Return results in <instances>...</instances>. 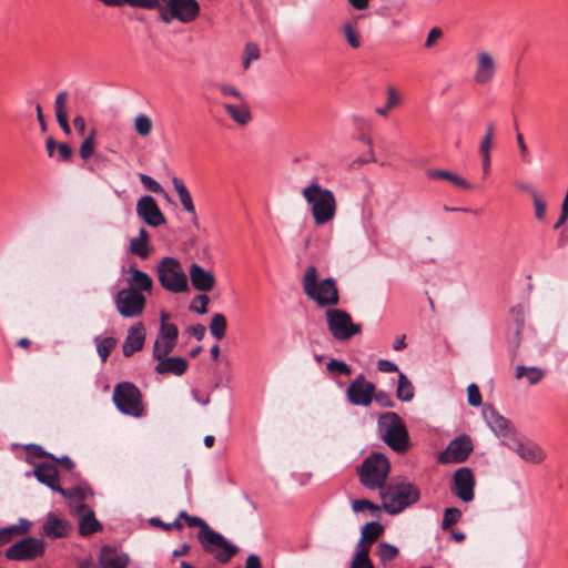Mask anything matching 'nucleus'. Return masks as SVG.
Returning a JSON list of instances; mask_svg holds the SVG:
<instances>
[{
	"label": "nucleus",
	"mask_w": 568,
	"mask_h": 568,
	"mask_svg": "<svg viewBox=\"0 0 568 568\" xmlns=\"http://www.w3.org/2000/svg\"><path fill=\"white\" fill-rule=\"evenodd\" d=\"M145 327L141 322L132 325L129 328L128 335L122 344L123 355L125 357H130L134 353L141 351L145 342Z\"/></svg>",
	"instance_id": "412c9836"
},
{
	"label": "nucleus",
	"mask_w": 568,
	"mask_h": 568,
	"mask_svg": "<svg viewBox=\"0 0 568 568\" xmlns=\"http://www.w3.org/2000/svg\"><path fill=\"white\" fill-rule=\"evenodd\" d=\"M113 403L124 415L132 417H142L144 415L142 394L140 389L130 382H121L115 385Z\"/></svg>",
	"instance_id": "423d86ee"
},
{
	"label": "nucleus",
	"mask_w": 568,
	"mask_h": 568,
	"mask_svg": "<svg viewBox=\"0 0 568 568\" xmlns=\"http://www.w3.org/2000/svg\"><path fill=\"white\" fill-rule=\"evenodd\" d=\"M483 415L489 428L501 440L504 446H506L509 438L517 435L510 422L501 416L493 406L485 407Z\"/></svg>",
	"instance_id": "aec40b11"
},
{
	"label": "nucleus",
	"mask_w": 568,
	"mask_h": 568,
	"mask_svg": "<svg viewBox=\"0 0 568 568\" xmlns=\"http://www.w3.org/2000/svg\"><path fill=\"white\" fill-rule=\"evenodd\" d=\"M210 332L217 341L225 336L226 332V318L223 314L216 313L213 315L210 323Z\"/></svg>",
	"instance_id": "a19ab883"
},
{
	"label": "nucleus",
	"mask_w": 568,
	"mask_h": 568,
	"mask_svg": "<svg viewBox=\"0 0 568 568\" xmlns=\"http://www.w3.org/2000/svg\"><path fill=\"white\" fill-rule=\"evenodd\" d=\"M189 367V363L183 357H163L159 359L158 365L155 366V372L158 374H172L175 376H182Z\"/></svg>",
	"instance_id": "a878e982"
},
{
	"label": "nucleus",
	"mask_w": 568,
	"mask_h": 568,
	"mask_svg": "<svg viewBox=\"0 0 568 568\" xmlns=\"http://www.w3.org/2000/svg\"><path fill=\"white\" fill-rule=\"evenodd\" d=\"M343 31L348 44L353 49L359 48L361 39L356 29L351 23H346L343 28Z\"/></svg>",
	"instance_id": "6e6d98bb"
},
{
	"label": "nucleus",
	"mask_w": 568,
	"mask_h": 568,
	"mask_svg": "<svg viewBox=\"0 0 568 568\" xmlns=\"http://www.w3.org/2000/svg\"><path fill=\"white\" fill-rule=\"evenodd\" d=\"M158 277L161 286L171 293L189 291L187 276L181 263L174 257H163L158 265Z\"/></svg>",
	"instance_id": "0eeeda50"
},
{
	"label": "nucleus",
	"mask_w": 568,
	"mask_h": 568,
	"mask_svg": "<svg viewBox=\"0 0 568 568\" xmlns=\"http://www.w3.org/2000/svg\"><path fill=\"white\" fill-rule=\"evenodd\" d=\"M474 449L470 436L463 434L454 438L438 455L440 464H459L468 459Z\"/></svg>",
	"instance_id": "2eb2a0df"
},
{
	"label": "nucleus",
	"mask_w": 568,
	"mask_h": 568,
	"mask_svg": "<svg viewBox=\"0 0 568 568\" xmlns=\"http://www.w3.org/2000/svg\"><path fill=\"white\" fill-rule=\"evenodd\" d=\"M106 4H121L128 3L133 8H143V9H155L162 7L163 0H102Z\"/></svg>",
	"instance_id": "ea45409f"
},
{
	"label": "nucleus",
	"mask_w": 568,
	"mask_h": 568,
	"mask_svg": "<svg viewBox=\"0 0 568 568\" xmlns=\"http://www.w3.org/2000/svg\"><path fill=\"white\" fill-rule=\"evenodd\" d=\"M506 447L515 452L526 463L540 464L546 458L544 449L538 444L518 435L509 438Z\"/></svg>",
	"instance_id": "dca6fc26"
},
{
	"label": "nucleus",
	"mask_w": 568,
	"mask_h": 568,
	"mask_svg": "<svg viewBox=\"0 0 568 568\" xmlns=\"http://www.w3.org/2000/svg\"><path fill=\"white\" fill-rule=\"evenodd\" d=\"M95 134V130H92L80 146L79 153L83 160H88L94 152Z\"/></svg>",
	"instance_id": "8fccbe9b"
},
{
	"label": "nucleus",
	"mask_w": 568,
	"mask_h": 568,
	"mask_svg": "<svg viewBox=\"0 0 568 568\" xmlns=\"http://www.w3.org/2000/svg\"><path fill=\"white\" fill-rule=\"evenodd\" d=\"M130 274L131 276L128 278V283L130 286L128 288H133L141 293L143 291H151L152 278L150 277L149 274L135 267L130 268Z\"/></svg>",
	"instance_id": "2f4dec72"
},
{
	"label": "nucleus",
	"mask_w": 568,
	"mask_h": 568,
	"mask_svg": "<svg viewBox=\"0 0 568 568\" xmlns=\"http://www.w3.org/2000/svg\"><path fill=\"white\" fill-rule=\"evenodd\" d=\"M128 557L110 546H103L100 554L102 568H126Z\"/></svg>",
	"instance_id": "bb28decb"
},
{
	"label": "nucleus",
	"mask_w": 568,
	"mask_h": 568,
	"mask_svg": "<svg viewBox=\"0 0 568 568\" xmlns=\"http://www.w3.org/2000/svg\"><path fill=\"white\" fill-rule=\"evenodd\" d=\"M304 293L308 298L315 301L318 306H335L338 304L339 296L336 283L328 277L317 281V270L314 265H310L302 280Z\"/></svg>",
	"instance_id": "f03ea898"
},
{
	"label": "nucleus",
	"mask_w": 568,
	"mask_h": 568,
	"mask_svg": "<svg viewBox=\"0 0 568 568\" xmlns=\"http://www.w3.org/2000/svg\"><path fill=\"white\" fill-rule=\"evenodd\" d=\"M497 61L489 51L481 49L476 52L473 79L477 85L487 87L491 84L497 74Z\"/></svg>",
	"instance_id": "4468645a"
},
{
	"label": "nucleus",
	"mask_w": 568,
	"mask_h": 568,
	"mask_svg": "<svg viewBox=\"0 0 568 568\" xmlns=\"http://www.w3.org/2000/svg\"><path fill=\"white\" fill-rule=\"evenodd\" d=\"M192 286L200 292H210L215 286V276L197 263H192L189 270Z\"/></svg>",
	"instance_id": "4be33fe9"
},
{
	"label": "nucleus",
	"mask_w": 568,
	"mask_h": 568,
	"mask_svg": "<svg viewBox=\"0 0 568 568\" xmlns=\"http://www.w3.org/2000/svg\"><path fill=\"white\" fill-rule=\"evenodd\" d=\"M135 211L139 219L149 226L158 227L166 223L163 212L151 195L141 196L136 202Z\"/></svg>",
	"instance_id": "a211bd4d"
},
{
	"label": "nucleus",
	"mask_w": 568,
	"mask_h": 568,
	"mask_svg": "<svg viewBox=\"0 0 568 568\" xmlns=\"http://www.w3.org/2000/svg\"><path fill=\"white\" fill-rule=\"evenodd\" d=\"M102 529V525L97 520L94 511L85 508V514L79 521V532L81 536H89Z\"/></svg>",
	"instance_id": "72a5a7b5"
},
{
	"label": "nucleus",
	"mask_w": 568,
	"mask_h": 568,
	"mask_svg": "<svg viewBox=\"0 0 568 568\" xmlns=\"http://www.w3.org/2000/svg\"><path fill=\"white\" fill-rule=\"evenodd\" d=\"M172 184H173V187L179 196V200H180V203H181L183 210L191 215L193 221H196L197 214H196L195 205L193 203L191 193L189 192L183 180L178 176H173Z\"/></svg>",
	"instance_id": "cd10ccee"
},
{
	"label": "nucleus",
	"mask_w": 568,
	"mask_h": 568,
	"mask_svg": "<svg viewBox=\"0 0 568 568\" xmlns=\"http://www.w3.org/2000/svg\"><path fill=\"white\" fill-rule=\"evenodd\" d=\"M352 508L355 513H361L364 510L376 513L379 510V507L368 499H354L352 501Z\"/></svg>",
	"instance_id": "4d7b16f0"
},
{
	"label": "nucleus",
	"mask_w": 568,
	"mask_h": 568,
	"mask_svg": "<svg viewBox=\"0 0 568 568\" xmlns=\"http://www.w3.org/2000/svg\"><path fill=\"white\" fill-rule=\"evenodd\" d=\"M130 252L141 258H146L150 255L149 233L144 227L139 231L138 237L130 240Z\"/></svg>",
	"instance_id": "7c9ffc66"
},
{
	"label": "nucleus",
	"mask_w": 568,
	"mask_h": 568,
	"mask_svg": "<svg viewBox=\"0 0 568 568\" xmlns=\"http://www.w3.org/2000/svg\"><path fill=\"white\" fill-rule=\"evenodd\" d=\"M210 303V298L205 294H201L194 297L192 304L190 305V311L197 314H205L207 312V305Z\"/></svg>",
	"instance_id": "864d4df0"
},
{
	"label": "nucleus",
	"mask_w": 568,
	"mask_h": 568,
	"mask_svg": "<svg viewBox=\"0 0 568 568\" xmlns=\"http://www.w3.org/2000/svg\"><path fill=\"white\" fill-rule=\"evenodd\" d=\"M26 450L29 458L49 457L51 459H54V457L51 454L45 453L41 446L34 444L26 446Z\"/></svg>",
	"instance_id": "0e129e2a"
},
{
	"label": "nucleus",
	"mask_w": 568,
	"mask_h": 568,
	"mask_svg": "<svg viewBox=\"0 0 568 568\" xmlns=\"http://www.w3.org/2000/svg\"><path fill=\"white\" fill-rule=\"evenodd\" d=\"M70 525L68 520L59 517L54 513H48L42 526L43 535L51 539L62 538L69 534Z\"/></svg>",
	"instance_id": "b1692460"
},
{
	"label": "nucleus",
	"mask_w": 568,
	"mask_h": 568,
	"mask_svg": "<svg viewBox=\"0 0 568 568\" xmlns=\"http://www.w3.org/2000/svg\"><path fill=\"white\" fill-rule=\"evenodd\" d=\"M302 196L316 225H325L335 219L337 212L335 194L322 186L317 178H313L302 189Z\"/></svg>",
	"instance_id": "f257e3e1"
},
{
	"label": "nucleus",
	"mask_w": 568,
	"mask_h": 568,
	"mask_svg": "<svg viewBox=\"0 0 568 568\" xmlns=\"http://www.w3.org/2000/svg\"><path fill=\"white\" fill-rule=\"evenodd\" d=\"M374 393L375 385L366 381L363 374L352 381L346 389L348 402L355 406H368L373 400Z\"/></svg>",
	"instance_id": "f3484780"
},
{
	"label": "nucleus",
	"mask_w": 568,
	"mask_h": 568,
	"mask_svg": "<svg viewBox=\"0 0 568 568\" xmlns=\"http://www.w3.org/2000/svg\"><path fill=\"white\" fill-rule=\"evenodd\" d=\"M203 550L213 556L220 564H227L239 551L237 546L231 544L222 534L210 529L199 540Z\"/></svg>",
	"instance_id": "9d476101"
},
{
	"label": "nucleus",
	"mask_w": 568,
	"mask_h": 568,
	"mask_svg": "<svg viewBox=\"0 0 568 568\" xmlns=\"http://www.w3.org/2000/svg\"><path fill=\"white\" fill-rule=\"evenodd\" d=\"M495 126L493 123H488L486 126L485 135L479 144V154L480 156L490 155V151L493 148V139H494Z\"/></svg>",
	"instance_id": "c03bdc74"
},
{
	"label": "nucleus",
	"mask_w": 568,
	"mask_h": 568,
	"mask_svg": "<svg viewBox=\"0 0 568 568\" xmlns=\"http://www.w3.org/2000/svg\"><path fill=\"white\" fill-rule=\"evenodd\" d=\"M510 318L515 325V347L520 343V335L525 326V310L523 305H516L510 310Z\"/></svg>",
	"instance_id": "e433bc0d"
},
{
	"label": "nucleus",
	"mask_w": 568,
	"mask_h": 568,
	"mask_svg": "<svg viewBox=\"0 0 568 568\" xmlns=\"http://www.w3.org/2000/svg\"><path fill=\"white\" fill-rule=\"evenodd\" d=\"M428 178L434 179V180L444 179V180L452 182L453 184H455L456 186H458L460 189H466V190L471 189V184L467 180H465L464 178H462L457 174H454L449 171L432 170L428 172Z\"/></svg>",
	"instance_id": "c9c22d12"
},
{
	"label": "nucleus",
	"mask_w": 568,
	"mask_h": 568,
	"mask_svg": "<svg viewBox=\"0 0 568 568\" xmlns=\"http://www.w3.org/2000/svg\"><path fill=\"white\" fill-rule=\"evenodd\" d=\"M160 318L161 325L152 352L153 357L156 359H162L168 356L174 349L179 337L178 326L175 324L168 323L169 314L166 312H161Z\"/></svg>",
	"instance_id": "f8f14e48"
},
{
	"label": "nucleus",
	"mask_w": 568,
	"mask_h": 568,
	"mask_svg": "<svg viewBox=\"0 0 568 568\" xmlns=\"http://www.w3.org/2000/svg\"><path fill=\"white\" fill-rule=\"evenodd\" d=\"M443 36V32L439 28L434 27L429 30L426 41H425V48L429 49L432 48L438 39H440Z\"/></svg>",
	"instance_id": "774afa93"
},
{
	"label": "nucleus",
	"mask_w": 568,
	"mask_h": 568,
	"mask_svg": "<svg viewBox=\"0 0 568 568\" xmlns=\"http://www.w3.org/2000/svg\"><path fill=\"white\" fill-rule=\"evenodd\" d=\"M390 471L388 458L382 453H372L358 468L361 484L368 489H383Z\"/></svg>",
	"instance_id": "39448f33"
},
{
	"label": "nucleus",
	"mask_w": 568,
	"mask_h": 568,
	"mask_svg": "<svg viewBox=\"0 0 568 568\" xmlns=\"http://www.w3.org/2000/svg\"><path fill=\"white\" fill-rule=\"evenodd\" d=\"M327 371L331 373H338L342 375H349L352 373L351 367L342 361L331 359L326 365Z\"/></svg>",
	"instance_id": "13d9d810"
},
{
	"label": "nucleus",
	"mask_w": 568,
	"mask_h": 568,
	"mask_svg": "<svg viewBox=\"0 0 568 568\" xmlns=\"http://www.w3.org/2000/svg\"><path fill=\"white\" fill-rule=\"evenodd\" d=\"M145 302V296L141 292L128 287L120 290L114 298L116 311L125 318L141 315Z\"/></svg>",
	"instance_id": "ddd939ff"
},
{
	"label": "nucleus",
	"mask_w": 568,
	"mask_h": 568,
	"mask_svg": "<svg viewBox=\"0 0 568 568\" xmlns=\"http://www.w3.org/2000/svg\"><path fill=\"white\" fill-rule=\"evenodd\" d=\"M365 141L368 144V150H367V152H365L362 155H359L353 162V165L361 166V165H364V164L376 162V158H375V154H374V151H373V146H372V141L369 139H366Z\"/></svg>",
	"instance_id": "052dcab7"
},
{
	"label": "nucleus",
	"mask_w": 568,
	"mask_h": 568,
	"mask_svg": "<svg viewBox=\"0 0 568 568\" xmlns=\"http://www.w3.org/2000/svg\"><path fill=\"white\" fill-rule=\"evenodd\" d=\"M398 555L397 547L382 542L377 549V556L383 565H387L389 561L394 560Z\"/></svg>",
	"instance_id": "37998d69"
},
{
	"label": "nucleus",
	"mask_w": 568,
	"mask_h": 568,
	"mask_svg": "<svg viewBox=\"0 0 568 568\" xmlns=\"http://www.w3.org/2000/svg\"><path fill=\"white\" fill-rule=\"evenodd\" d=\"M381 438L396 453L408 449V432L403 419L394 412H387L378 417Z\"/></svg>",
	"instance_id": "20e7f679"
},
{
	"label": "nucleus",
	"mask_w": 568,
	"mask_h": 568,
	"mask_svg": "<svg viewBox=\"0 0 568 568\" xmlns=\"http://www.w3.org/2000/svg\"><path fill=\"white\" fill-rule=\"evenodd\" d=\"M475 477L470 468H458L453 476L452 493L463 500L470 503L474 497Z\"/></svg>",
	"instance_id": "6ab92c4d"
},
{
	"label": "nucleus",
	"mask_w": 568,
	"mask_h": 568,
	"mask_svg": "<svg viewBox=\"0 0 568 568\" xmlns=\"http://www.w3.org/2000/svg\"><path fill=\"white\" fill-rule=\"evenodd\" d=\"M189 527H199L197 540H200L211 527L202 518L196 516H189L185 520Z\"/></svg>",
	"instance_id": "5fc2aeb1"
},
{
	"label": "nucleus",
	"mask_w": 568,
	"mask_h": 568,
	"mask_svg": "<svg viewBox=\"0 0 568 568\" xmlns=\"http://www.w3.org/2000/svg\"><path fill=\"white\" fill-rule=\"evenodd\" d=\"M134 129L142 136L149 135L152 131L151 119L145 114H139L134 120Z\"/></svg>",
	"instance_id": "49530a36"
},
{
	"label": "nucleus",
	"mask_w": 568,
	"mask_h": 568,
	"mask_svg": "<svg viewBox=\"0 0 568 568\" xmlns=\"http://www.w3.org/2000/svg\"><path fill=\"white\" fill-rule=\"evenodd\" d=\"M65 498H68L71 503L75 504V511L78 514L85 510L87 506L84 505V500L87 497V494L84 489L80 487H73L71 489H64V494H61Z\"/></svg>",
	"instance_id": "4c0bfd02"
},
{
	"label": "nucleus",
	"mask_w": 568,
	"mask_h": 568,
	"mask_svg": "<svg viewBox=\"0 0 568 568\" xmlns=\"http://www.w3.org/2000/svg\"><path fill=\"white\" fill-rule=\"evenodd\" d=\"M414 395L415 389L413 383L403 372H398L396 397L402 402H410L414 398Z\"/></svg>",
	"instance_id": "f704fd0d"
},
{
	"label": "nucleus",
	"mask_w": 568,
	"mask_h": 568,
	"mask_svg": "<svg viewBox=\"0 0 568 568\" xmlns=\"http://www.w3.org/2000/svg\"><path fill=\"white\" fill-rule=\"evenodd\" d=\"M97 352L101 357L102 362H105L116 345V341L113 337H95Z\"/></svg>",
	"instance_id": "79ce46f5"
},
{
	"label": "nucleus",
	"mask_w": 568,
	"mask_h": 568,
	"mask_svg": "<svg viewBox=\"0 0 568 568\" xmlns=\"http://www.w3.org/2000/svg\"><path fill=\"white\" fill-rule=\"evenodd\" d=\"M45 552V542L40 538L24 537L4 550V557L11 561H33Z\"/></svg>",
	"instance_id": "9b49d317"
},
{
	"label": "nucleus",
	"mask_w": 568,
	"mask_h": 568,
	"mask_svg": "<svg viewBox=\"0 0 568 568\" xmlns=\"http://www.w3.org/2000/svg\"><path fill=\"white\" fill-rule=\"evenodd\" d=\"M326 323L329 333L338 342L349 341L362 333V326L354 323L352 316L344 310H327Z\"/></svg>",
	"instance_id": "1a4fd4ad"
},
{
	"label": "nucleus",
	"mask_w": 568,
	"mask_h": 568,
	"mask_svg": "<svg viewBox=\"0 0 568 568\" xmlns=\"http://www.w3.org/2000/svg\"><path fill=\"white\" fill-rule=\"evenodd\" d=\"M532 201H534V209H535V216L537 220L541 221L545 219L546 214V204L545 202L538 196L536 192H532Z\"/></svg>",
	"instance_id": "e2e57ef3"
},
{
	"label": "nucleus",
	"mask_w": 568,
	"mask_h": 568,
	"mask_svg": "<svg viewBox=\"0 0 568 568\" xmlns=\"http://www.w3.org/2000/svg\"><path fill=\"white\" fill-rule=\"evenodd\" d=\"M377 368L382 373H398V372H400L398 369V366L388 359H378Z\"/></svg>",
	"instance_id": "338daca9"
},
{
	"label": "nucleus",
	"mask_w": 568,
	"mask_h": 568,
	"mask_svg": "<svg viewBox=\"0 0 568 568\" xmlns=\"http://www.w3.org/2000/svg\"><path fill=\"white\" fill-rule=\"evenodd\" d=\"M150 524L153 525V526H156V527H160L162 528L164 531H170L172 529H182L183 525L182 523L179 520V518H176L174 521L172 523H163L160 518H151L150 519Z\"/></svg>",
	"instance_id": "680f3d73"
},
{
	"label": "nucleus",
	"mask_w": 568,
	"mask_h": 568,
	"mask_svg": "<svg viewBox=\"0 0 568 568\" xmlns=\"http://www.w3.org/2000/svg\"><path fill=\"white\" fill-rule=\"evenodd\" d=\"M31 527L30 520L20 518L18 524L0 528V545L10 542L14 537L29 534Z\"/></svg>",
	"instance_id": "c756f323"
},
{
	"label": "nucleus",
	"mask_w": 568,
	"mask_h": 568,
	"mask_svg": "<svg viewBox=\"0 0 568 568\" xmlns=\"http://www.w3.org/2000/svg\"><path fill=\"white\" fill-rule=\"evenodd\" d=\"M420 491L412 483L400 481L390 484L381 490V498L384 509L396 515L419 500Z\"/></svg>",
	"instance_id": "7ed1b4c3"
},
{
	"label": "nucleus",
	"mask_w": 568,
	"mask_h": 568,
	"mask_svg": "<svg viewBox=\"0 0 568 568\" xmlns=\"http://www.w3.org/2000/svg\"><path fill=\"white\" fill-rule=\"evenodd\" d=\"M217 89L225 98H233L236 102L245 100V95L231 83H220L217 84Z\"/></svg>",
	"instance_id": "de8ad7c7"
},
{
	"label": "nucleus",
	"mask_w": 568,
	"mask_h": 568,
	"mask_svg": "<svg viewBox=\"0 0 568 568\" xmlns=\"http://www.w3.org/2000/svg\"><path fill=\"white\" fill-rule=\"evenodd\" d=\"M384 532V527L377 521L367 523L361 531V539L357 542L356 549H367L369 552L371 545L377 540Z\"/></svg>",
	"instance_id": "c85d7f7f"
},
{
	"label": "nucleus",
	"mask_w": 568,
	"mask_h": 568,
	"mask_svg": "<svg viewBox=\"0 0 568 568\" xmlns=\"http://www.w3.org/2000/svg\"><path fill=\"white\" fill-rule=\"evenodd\" d=\"M462 518V511L458 508L450 507L446 508L443 516L442 528L448 529L453 525L457 524Z\"/></svg>",
	"instance_id": "a18cd8bd"
},
{
	"label": "nucleus",
	"mask_w": 568,
	"mask_h": 568,
	"mask_svg": "<svg viewBox=\"0 0 568 568\" xmlns=\"http://www.w3.org/2000/svg\"><path fill=\"white\" fill-rule=\"evenodd\" d=\"M516 377H525L530 385H536L544 377V372L538 367H526L520 365L516 368Z\"/></svg>",
	"instance_id": "58836bf2"
},
{
	"label": "nucleus",
	"mask_w": 568,
	"mask_h": 568,
	"mask_svg": "<svg viewBox=\"0 0 568 568\" xmlns=\"http://www.w3.org/2000/svg\"><path fill=\"white\" fill-rule=\"evenodd\" d=\"M260 59V49L255 43H247L244 49L243 68L247 70L253 61Z\"/></svg>",
	"instance_id": "09e8293b"
},
{
	"label": "nucleus",
	"mask_w": 568,
	"mask_h": 568,
	"mask_svg": "<svg viewBox=\"0 0 568 568\" xmlns=\"http://www.w3.org/2000/svg\"><path fill=\"white\" fill-rule=\"evenodd\" d=\"M223 109L229 116L241 126H244L252 121V114L246 99L236 103H224Z\"/></svg>",
	"instance_id": "393cba45"
},
{
	"label": "nucleus",
	"mask_w": 568,
	"mask_h": 568,
	"mask_svg": "<svg viewBox=\"0 0 568 568\" xmlns=\"http://www.w3.org/2000/svg\"><path fill=\"white\" fill-rule=\"evenodd\" d=\"M373 398H375V400L383 407H393L394 406V402L393 399L390 398V396L384 392V390H379V392H376L374 393L373 395Z\"/></svg>",
	"instance_id": "69168bd1"
},
{
	"label": "nucleus",
	"mask_w": 568,
	"mask_h": 568,
	"mask_svg": "<svg viewBox=\"0 0 568 568\" xmlns=\"http://www.w3.org/2000/svg\"><path fill=\"white\" fill-rule=\"evenodd\" d=\"M33 474L41 484H44L53 491L64 494V488L59 485V473L54 465L40 463L34 467Z\"/></svg>",
	"instance_id": "5701e85b"
},
{
	"label": "nucleus",
	"mask_w": 568,
	"mask_h": 568,
	"mask_svg": "<svg viewBox=\"0 0 568 568\" xmlns=\"http://www.w3.org/2000/svg\"><path fill=\"white\" fill-rule=\"evenodd\" d=\"M201 12L197 0H163L160 8V19L164 23L176 20L187 24L194 22Z\"/></svg>",
	"instance_id": "6e6552de"
},
{
	"label": "nucleus",
	"mask_w": 568,
	"mask_h": 568,
	"mask_svg": "<svg viewBox=\"0 0 568 568\" xmlns=\"http://www.w3.org/2000/svg\"><path fill=\"white\" fill-rule=\"evenodd\" d=\"M139 180H140L141 184L148 191H151L153 193H159V194L164 193V190L161 186V184L158 181H155L152 176H150L148 174H144V173H140L139 174Z\"/></svg>",
	"instance_id": "603ef678"
},
{
	"label": "nucleus",
	"mask_w": 568,
	"mask_h": 568,
	"mask_svg": "<svg viewBox=\"0 0 568 568\" xmlns=\"http://www.w3.org/2000/svg\"><path fill=\"white\" fill-rule=\"evenodd\" d=\"M467 399L468 404L474 407H478L483 403L481 394L479 392V388L476 384H470L467 387Z\"/></svg>",
	"instance_id": "bf43d9fd"
},
{
	"label": "nucleus",
	"mask_w": 568,
	"mask_h": 568,
	"mask_svg": "<svg viewBox=\"0 0 568 568\" xmlns=\"http://www.w3.org/2000/svg\"><path fill=\"white\" fill-rule=\"evenodd\" d=\"M67 99H68V93L65 91L59 92L55 98L54 109H55L57 121H58L60 128L62 129V131L65 134H70L71 129H70V124L68 122V114H67V110H65Z\"/></svg>",
	"instance_id": "473e14b6"
},
{
	"label": "nucleus",
	"mask_w": 568,
	"mask_h": 568,
	"mask_svg": "<svg viewBox=\"0 0 568 568\" xmlns=\"http://www.w3.org/2000/svg\"><path fill=\"white\" fill-rule=\"evenodd\" d=\"M367 549H356V555L352 562V568H374L368 557Z\"/></svg>",
	"instance_id": "3c124183"
}]
</instances>
